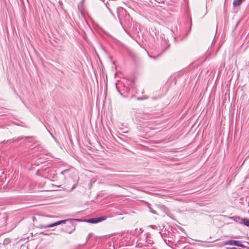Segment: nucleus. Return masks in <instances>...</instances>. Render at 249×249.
I'll return each mask as SVG.
<instances>
[{"mask_svg":"<svg viewBox=\"0 0 249 249\" xmlns=\"http://www.w3.org/2000/svg\"><path fill=\"white\" fill-rule=\"evenodd\" d=\"M79 219H68L66 220H59L58 221H56L55 222L50 223L48 224H41L39 226V228H46L48 227H53L54 226H56L57 225L62 224H65L68 221H79Z\"/></svg>","mask_w":249,"mask_h":249,"instance_id":"f257e3e1","label":"nucleus"},{"mask_svg":"<svg viewBox=\"0 0 249 249\" xmlns=\"http://www.w3.org/2000/svg\"><path fill=\"white\" fill-rule=\"evenodd\" d=\"M223 244L224 245L235 246L236 247H240L242 248L245 247V246L242 244L240 241L238 240H227L224 242Z\"/></svg>","mask_w":249,"mask_h":249,"instance_id":"f03ea898","label":"nucleus"},{"mask_svg":"<svg viewBox=\"0 0 249 249\" xmlns=\"http://www.w3.org/2000/svg\"><path fill=\"white\" fill-rule=\"evenodd\" d=\"M106 219L105 217H94L92 218H89L86 220V222L91 223H97L102 221L105 220Z\"/></svg>","mask_w":249,"mask_h":249,"instance_id":"7ed1b4c3","label":"nucleus"},{"mask_svg":"<svg viewBox=\"0 0 249 249\" xmlns=\"http://www.w3.org/2000/svg\"><path fill=\"white\" fill-rule=\"evenodd\" d=\"M243 218H242L240 216L237 215H234L229 217V219L233 220L235 222L240 224H242V221Z\"/></svg>","mask_w":249,"mask_h":249,"instance_id":"20e7f679","label":"nucleus"},{"mask_svg":"<svg viewBox=\"0 0 249 249\" xmlns=\"http://www.w3.org/2000/svg\"><path fill=\"white\" fill-rule=\"evenodd\" d=\"M143 231V230L142 228H136L134 230H131L130 231V233L132 235H135V236H138V235L140 234L141 233H142Z\"/></svg>","mask_w":249,"mask_h":249,"instance_id":"39448f33","label":"nucleus"},{"mask_svg":"<svg viewBox=\"0 0 249 249\" xmlns=\"http://www.w3.org/2000/svg\"><path fill=\"white\" fill-rule=\"evenodd\" d=\"M36 149L37 151L41 152L42 154H47V151L46 150L44 149L43 147L40 145L37 146Z\"/></svg>","mask_w":249,"mask_h":249,"instance_id":"423d86ee","label":"nucleus"},{"mask_svg":"<svg viewBox=\"0 0 249 249\" xmlns=\"http://www.w3.org/2000/svg\"><path fill=\"white\" fill-rule=\"evenodd\" d=\"M245 0H234L233 1V6H239Z\"/></svg>","mask_w":249,"mask_h":249,"instance_id":"0eeeda50","label":"nucleus"},{"mask_svg":"<svg viewBox=\"0 0 249 249\" xmlns=\"http://www.w3.org/2000/svg\"><path fill=\"white\" fill-rule=\"evenodd\" d=\"M146 242L148 245H152L154 244L153 240L152 239H151V237L149 235H148L146 237Z\"/></svg>","mask_w":249,"mask_h":249,"instance_id":"6e6552de","label":"nucleus"},{"mask_svg":"<svg viewBox=\"0 0 249 249\" xmlns=\"http://www.w3.org/2000/svg\"><path fill=\"white\" fill-rule=\"evenodd\" d=\"M244 225L249 227V219L244 218L242 221V224Z\"/></svg>","mask_w":249,"mask_h":249,"instance_id":"1a4fd4ad","label":"nucleus"},{"mask_svg":"<svg viewBox=\"0 0 249 249\" xmlns=\"http://www.w3.org/2000/svg\"><path fill=\"white\" fill-rule=\"evenodd\" d=\"M148 208L150 212L155 214H157V212L155 210L151 209L150 207L148 206Z\"/></svg>","mask_w":249,"mask_h":249,"instance_id":"9d476101","label":"nucleus"},{"mask_svg":"<svg viewBox=\"0 0 249 249\" xmlns=\"http://www.w3.org/2000/svg\"><path fill=\"white\" fill-rule=\"evenodd\" d=\"M92 234L91 233H89L88 235L87 236L86 238V241L85 242V244L88 242V241L89 239L92 236Z\"/></svg>","mask_w":249,"mask_h":249,"instance_id":"9b49d317","label":"nucleus"},{"mask_svg":"<svg viewBox=\"0 0 249 249\" xmlns=\"http://www.w3.org/2000/svg\"><path fill=\"white\" fill-rule=\"evenodd\" d=\"M147 97H138L137 98V100H143V99H147Z\"/></svg>","mask_w":249,"mask_h":249,"instance_id":"f8f14e48","label":"nucleus"},{"mask_svg":"<svg viewBox=\"0 0 249 249\" xmlns=\"http://www.w3.org/2000/svg\"><path fill=\"white\" fill-rule=\"evenodd\" d=\"M69 170V169H64L62 170V171H64V172L68 171Z\"/></svg>","mask_w":249,"mask_h":249,"instance_id":"ddd939ff","label":"nucleus"},{"mask_svg":"<svg viewBox=\"0 0 249 249\" xmlns=\"http://www.w3.org/2000/svg\"><path fill=\"white\" fill-rule=\"evenodd\" d=\"M41 234H45V235H48V233H47V232H46V233H44V232H41Z\"/></svg>","mask_w":249,"mask_h":249,"instance_id":"4468645a","label":"nucleus"},{"mask_svg":"<svg viewBox=\"0 0 249 249\" xmlns=\"http://www.w3.org/2000/svg\"><path fill=\"white\" fill-rule=\"evenodd\" d=\"M41 234H45V235H48V233H47V232H46V233H44V232H41Z\"/></svg>","mask_w":249,"mask_h":249,"instance_id":"2eb2a0df","label":"nucleus"},{"mask_svg":"<svg viewBox=\"0 0 249 249\" xmlns=\"http://www.w3.org/2000/svg\"><path fill=\"white\" fill-rule=\"evenodd\" d=\"M148 55H149V57H150L151 58H154V59H155V58H156V57H155V56L152 57V56H150L149 54H148Z\"/></svg>","mask_w":249,"mask_h":249,"instance_id":"dca6fc26","label":"nucleus"},{"mask_svg":"<svg viewBox=\"0 0 249 249\" xmlns=\"http://www.w3.org/2000/svg\"><path fill=\"white\" fill-rule=\"evenodd\" d=\"M36 174L37 175H39V172H36Z\"/></svg>","mask_w":249,"mask_h":249,"instance_id":"f3484780","label":"nucleus"},{"mask_svg":"<svg viewBox=\"0 0 249 249\" xmlns=\"http://www.w3.org/2000/svg\"><path fill=\"white\" fill-rule=\"evenodd\" d=\"M36 171L38 172L39 171V169H37Z\"/></svg>","mask_w":249,"mask_h":249,"instance_id":"a211bd4d","label":"nucleus"},{"mask_svg":"<svg viewBox=\"0 0 249 249\" xmlns=\"http://www.w3.org/2000/svg\"><path fill=\"white\" fill-rule=\"evenodd\" d=\"M61 173L62 174H63V173H64V172H61Z\"/></svg>","mask_w":249,"mask_h":249,"instance_id":"6ab92c4d","label":"nucleus"}]
</instances>
